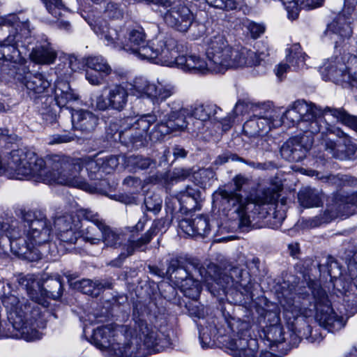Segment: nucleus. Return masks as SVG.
<instances>
[{
    "label": "nucleus",
    "instance_id": "f3484780",
    "mask_svg": "<svg viewBox=\"0 0 357 357\" xmlns=\"http://www.w3.org/2000/svg\"><path fill=\"white\" fill-rule=\"evenodd\" d=\"M130 91L128 86L114 85L109 88L108 94L105 98L100 96L97 98L96 106L99 110H106L109 108L122 111L128 102Z\"/></svg>",
    "mask_w": 357,
    "mask_h": 357
},
{
    "label": "nucleus",
    "instance_id": "dca6fc26",
    "mask_svg": "<svg viewBox=\"0 0 357 357\" xmlns=\"http://www.w3.org/2000/svg\"><path fill=\"white\" fill-rule=\"evenodd\" d=\"M167 273L174 280L176 284H181L182 281L189 276H193L195 273H198L201 280H207L204 275L205 268L195 261L173 259L169 261Z\"/></svg>",
    "mask_w": 357,
    "mask_h": 357
},
{
    "label": "nucleus",
    "instance_id": "a878e982",
    "mask_svg": "<svg viewBox=\"0 0 357 357\" xmlns=\"http://www.w3.org/2000/svg\"><path fill=\"white\" fill-rule=\"evenodd\" d=\"M181 208L186 212L195 211L200 208V192L197 188L187 186L177 195Z\"/></svg>",
    "mask_w": 357,
    "mask_h": 357
},
{
    "label": "nucleus",
    "instance_id": "8fccbe9b",
    "mask_svg": "<svg viewBox=\"0 0 357 357\" xmlns=\"http://www.w3.org/2000/svg\"><path fill=\"white\" fill-rule=\"evenodd\" d=\"M101 8L104 9V13L109 18H119L122 13L118 4L107 0H102L100 2Z\"/></svg>",
    "mask_w": 357,
    "mask_h": 357
},
{
    "label": "nucleus",
    "instance_id": "bf43d9fd",
    "mask_svg": "<svg viewBox=\"0 0 357 357\" xmlns=\"http://www.w3.org/2000/svg\"><path fill=\"white\" fill-rule=\"evenodd\" d=\"M247 273L243 271L242 269L238 267H233L229 271V276L234 280V282L236 284H239L241 287H246V284L243 279L244 275Z\"/></svg>",
    "mask_w": 357,
    "mask_h": 357
},
{
    "label": "nucleus",
    "instance_id": "ea45409f",
    "mask_svg": "<svg viewBox=\"0 0 357 357\" xmlns=\"http://www.w3.org/2000/svg\"><path fill=\"white\" fill-rule=\"evenodd\" d=\"M79 231L85 242L96 245L102 240V229L96 225H89Z\"/></svg>",
    "mask_w": 357,
    "mask_h": 357
},
{
    "label": "nucleus",
    "instance_id": "603ef678",
    "mask_svg": "<svg viewBox=\"0 0 357 357\" xmlns=\"http://www.w3.org/2000/svg\"><path fill=\"white\" fill-rule=\"evenodd\" d=\"M128 163L134 168L139 169H146L155 162L149 158H144L141 155H131L128 158Z\"/></svg>",
    "mask_w": 357,
    "mask_h": 357
},
{
    "label": "nucleus",
    "instance_id": "1a4fd4ad",
    "mask_svg": "<svg viewBox=\"0 0 357 357\" xmlns=\"http://www.w3.org/2000/svg\"><path fill=\"white\" fill-rule=\"evenodd\" d=\"M23 219L29 229L26 239H22L19 236L17 238L20 239L18 245L24 243L18 250H15L19 255L34 252L36 247L48 243L51 240L52 232L51 222L40 211H28L24 214Z\"/></svg>",
    "mask_w": 357,
    "mask_h": 357
},
{
    "label": "nucleus",
    "instance_id": "c03bdc74",
    "mask_svg": "<svg viewBox=\"0 0 357 357\" xmlns=\"http://www.w3.org/2000/svg\"><path fill=\"white\" fill-rule=\"evenodd\" d=\"M123 236L112 230L107 225H104L102 229V240L105 245L117 248L121 244Z\"/></svg>",
    "mask_w": 357,
    "mask_h": 357
},
{
    "label": "nucleus",
    "instance_id": "13d9d810",
    "mask_svg": "<svg viewBox=\"0 0 357 357\" xmlns=\"http://www.w3.org/2000/svg\"><path fill=\"white\" fill-rule=\"evenodd\" d=\"M73 137L68 134H55L50 135L47 139V143L50 145H55L63 143H68L73 140Z\"/></svg>",
    "mask_w": 357,
    "mask_h": 357
},
{
    "label": "nucleus",
    "instance_id": "49530a36",
    "mask_svg": "<svg viewBox=\"0 0 357 357\" xmlns=\"http://www.w3.org/2000/svg\"><path fill=\"white\" fill-rule=\"evenodd\" d=\"M81 225L73 227L69 229H66L63 231H60L56 234L58 238L63 242L73 244L75 243L77 239L80 237V231L79 229L81 228Z\"/></svg>",
    "mask_w": 357,
    "mask_h": 357
},
{
    "label": "nucleus",
    "instance_id": "6ab92c4d",
    "mask_svg": "<svg viewBox=\"0 0 357 357\" xmlns=\"http://www.w3.org/2000/svg\"><path fill=\"white\" fill-rule=\"evenodd\" d=\"M165 23L181 32H186L192 24L194 17L190 10L182 5L171 7L163 15Z\"/></svg>",
    "mask_w": 357,
    "mask_h": 357
},
{
    "label": "nucleus",
    "instance_id": "393cba45",
    "mask_svg": "<svg viewBox=\"0 0 357 357\" xmlns=\"http://www.w3.org/2000/svg\"><path fill=\"white\" fill-rule=\"evenodd\" d=\"M56 56V50L47 40L38 44L30 54L31 61L38 64H52L54 62Z\"/></svg>",
    "mask_w": 357,
    "mask_h": 357
},
{
    "label": "nucleus",
    "instance_id": "864d4df0",
    "mask_svg": "<svg viewBox=\"0 0 357 357\" xmlns=\"http://www.w3.org/2000/svg\"><path fill=\"white\" fill-rule=\"evenodd\" d=\"M47 11L56 18H59L64 10L61 0H42Z\"/></svg>",
    "mask_w": 357,
    "mask_h": 357
},
{
    "label": "nucleus",
    "instance_id": "a19ab883",
    "mask_svg": "<svg viewBox=\"0 0 357 357\" xmlns=\"http://www.w3.org/2000/svg\"><path fill=\"white\" fill-rule=\"evenodd\" d=\"M175 93V87L172 84L154 85L153 91L150 96V99L153 103H160L165 101Z\"/></svg>",
    "mask_w": 357,
    "mask_h": 357
},
{
    "label": "nucleus",
    "instance_id": "7c9ffc66",
    "mask_svg": "<svg viewBox=\"0 0 357 357\" xmlns=\"http://www.w3.org/2000/svg\"><path fill=\"white\" fill-rule=\"evenodd\" d=\"M204 275L207 280L205 282H209V279H211L220 285L223 289L229 287H237L236 284L234 282V280L225 273L220 271V268L215 264H211L208 266L207 270H205Z\"/></svg>",
    "mask_w": 357,
    "mask_h": 357
},
{
    "label": "nucleus",
    "instance_id": "f8f14e48",
    "mask_svg": "<svg viewBox=\"0 0 357 357\" xmlns=\"http://www.w3.org/2000/svg\"><path fill=\"white\" fill-rule=\"evenodd\" d=\"M0 26H5L9 29V35L3 40V61H10L20 67L22 63V57L17 48L19 43L22 38V33H18V30L22 31L24 34L29 33L26 29L28 25L20 21L16 15H9L6 16H0Z\"/></svg>",
    "mask_w": 357,
    "mask_h": 357
},
{
    "label": "nucleus",
    "instance_id": "5701e85b",
    "mask_svg": "<svg viewBox=\"0 0 357 357\" xmlns=\"http://www.w3.org/2000/svg\"><path fill=\"white\" fill-rule=\"evenodd\" d=\"M179 227L189 236L202 237L208 235L211 230L208 220L204 215L197 216L194 219H183L179 222Z\"/></svg>",
    "mask_w": 357,
    "mask_h": 357
},
{
    "label": "nucleus",
    "instance_id": "f704fd0d",
    "mask_svg": "<svg viewBox=\"0 0 357 357\" xmlns=\"http://www.w3.org/2000/svg\"><path fill=\"white\" fill-rule=\"evenodd\" d=\"M287 52L286 61L294 70L302 68L305 66L307 55L302 52L301 45L298 43L292 45Z\"/></svg>",
    "mask_w": 357,
    "mask_h": 357
},
{
    "label": "nucleus",
    "instance_id": "473e14b6",
    "mask_svg": "<svg viewBox=\"0 0 357 357\" xmlns=\"http://www.w3.org/2000/svg\"><path fill=\"white\" fill-rule=\"evenodd\" d=\"M155 84L151 83L144 77H137L133 83L127 84L130 94L137 98H150L153 91Z\"/></svg>",
    "mask_w": 357,
    "mask_h": 357
},
{
    "label": "nucleus",
    "instance_id": "774afa93",
    "mask_svg": "<svg viewBox=\"0 0 357 357\" xmlns=\"http://www.w3.org/2000/svg\"><path fill=\"white\" fill-rule=\"evenodd\" d=\"M291 68V66H290L289 63L288 64V63H280L275 68V73L276 76L280 79H282L284 77V74L286 73H287L288 70H290Z\"/></svg>",
    "mask_w": 357,
    "mask_h": 357
},
{
    "label": "nucleus",
    "instance_id": "a211bd4d",
    "mask_svg": "<svg viewBox=\"0 0 357 357\" xmlns=\"http://www.w3.org/2000/svg\"><path fill=\"white\" fill-rule=\"evenodd\" d=\"M123 326L117 328H112L109 326H104L97 328L93 331L91 337V342L99 349L105 353L108 357H113L112 350L116 347V342H119L116 337V331H123Z\"/></svg>",
    "mask_w": 357,
    "mask_h": 357
},
{
    "label": "nucleus",
    "instance_id": "9b49d317",
    "mask_svg": "<svg viewBox=\"0 0 357 357\" xmlns=\"http://www.w3.org/2000/svg\"><path fill=\"white\" fill-rule=\"evenodd\" d=\"M320 71L326 80L345 82L357 87V56H333L324 62Z\"/></svg>",
    "mask_w": 357,
    "mask_h": 357
},
{
    "label": "nucleus",
    "instance_id": "0e129e2a",
    "mask_svg": "<svg viewBox=\"0 0 357 357\" xmlns=\"http://www.w3.org/2000/svg\"><path fill=\"white\" fill-rule=\"evenodd\" d=\"M197 174L199 176L200 180L199 182L201 184L206 183L215 176L214 172L210 168L199 169Z\"/></svg>",
    "mask_w": 357,
    "mask_h": 357
},
{
    "label": "nucleus",
    "instance_id": "6e6d98bb",
    "mask_svg": "<svg viewBox=\"0 0 357 357\" xmlns=\"http://www.w3.org/2000/svg\"><path fill=\"white\" fill-rule=\"evenodd\" d=\"M144 204L148 211L158 213L160 211L162 200L158 195L147 196L144 199Z\"/></svg>",
    "mask_w": 357,
    "mask_h": 357
},
{
    "label": "nucleus",
    "instance_id": "3c124183",
    "mask_svg": "<svg viewBox=\"0 0 357 357\" xmlns=\"http://www.w3.org/2000/svg\"><path fill=\"white\" fill-rule=\"evenodd\" d=\"M78 216L90 222L91 223V225H98L102 229H103V226L105 225V222L100 218L99 215L89 209H79L78 211Z\"/></svg>",
    "mask_w": 357,
    "mask_h": 357
},
{
    "label": "nucleus",
    "instance_id": "09e8293b",
    "mask_svg": "<svg viewBox=\"0 0 357 357\" xmlns=\"http://www.w3.org/2000/svg\"><path fill=\"white\" fill-rule=\"evenodd\" d=\"M192 171L187 168H175L170 174H167L165 180L168 183L183 181L190 176Z\"/></svg>",
    "mask_w": 357,
    "mask_h": 357
},
{
    "label": "nucleus",
    "instance_id": "69168bd1",
    "mask_svg": "<svg viewBox=\"0 0 357 357\" xmlns=\"http://www.w3.org/2000/svg\"><path fill=\"white\" fill-rule=\"evenodd\" d=\"M337 199L347 207H349V205H351V206H355L357 209V192L347 196L340 195L337 197Z\"/></svg>",
    "mask_w": 357,
    "mask_h": 357
},
{
    "label": "nucleus",
    "instance_id": "4be33fe9",
    "mask_svg": "<svg viewBox=\"0 0 357 357\" xmlns=\"http://www.w3.org/2000/svg\"><path fill=\"white\" fill-rule=\"evenodd\" d=\"M353 15H355L353 6L344 8L328 25V29L341 38H349L352 33L351 24L354 19Z\"/></svg>",
    "mask_w": 357,
    "mask_h": 357
},
{
    "label": "nucleus",
    "instance_id": "4d7b16f0",
    "mask_svg": "<svg viewBox=\"0 0 357 357\" xmlns=\"http://www.w3.org/2000/svg\"><path fill=\"white\" fill-rule=\"evenodd\" d=\"M245 26L254 39L259 38L265 31V26L262 24L248 21Z\"/></svg>",
    "mask_w": 357,
    "mask_h": 357
},
{
    "label": "nucleus",
    "instance_id": "20e7f679",
    "mask_svg": "<svg viewBox=\"0 0 357 357\" xmlns=\"http://www.w3.org/2000/svg\"><path fill=\"white\" fill-rule=\"evenodd\" d=\"M314 303L312 304L309 295H296L293 298H284L280 301L286 317L294 319L300 316L314 317L316 321L324 328L331 332L340 330L344 326L342 317L333 312L326 291L315 284L312 291Z\"/></svg>",
    "mask_w": 357,
    "mask_h": 357
},
{
    "label": "nucleus",
    "instance_id": "de8ad7c7",
    "mask_svg": "<svg viewBox=\"0 0 357 357\" xmlns=\"http://www.w3.org/2000/svg\"><path fill=\"white\" fill-rule=\"evenodd\" d=\"M266 338L275 345L285 340L281 326L277 324H273L268 327L266 331Z\"/></svg>",
    "mask_w": 357,
    "mask_h": 357
},
{
    "label": "nucleus",
    "instance_id": "9d476101",
    "mask_svg": "<svg viewBox=\"0 0 357 357\" xmlns=\"http://www.w3.org/2000/svg\"><path fill=\"white\" fill-rule=\"evenodd\" d=\"M158 119L156 114L127 116L120 121L119 135L122 143L138 149L146 142L149 130Z\"/></svg>",
    "mask_w": 357,
    "mask_h": 357
},
{
    "label": "nucleus",
    "instance_id": "e2e57ef3",
    "mask_svg": "<svg viewBox=\"0 0 357 357\" xmlns=\"http://www.w3.org/2000/svg\"><path fill=\"white\" fill-rule=\"evenodd\" d=\"M128 3H144L146 4H155L162 6L165 8L172 6V2L169 0H125Z\"/></svg>",
    "mask_w": 357,
    "mask_h": 357
},
{
    "label": "nucleus",
    "instance_id": "4468645a",
    "mask_svg": "<svg viewBox=\"0 0 357 357\" xmlns=\"http://www.w3.org/2000/svg\"><path fill=\"white\" fill-rule=\"evenodd\" d=\"M191 116L189 108L183 107L181 102H172L171 112L156 125L155 132L160 133L157 138L165 136L173 131L185 130L188 123V117Z\"/></svg>",
    "mask_w": 357,
    "mask_h": 357
},
{
    "label": "nucleus",
    "instance_id": "7ed1b4c3",
    "mask_svg": "<svg viewBox=\"0 0 357 357\" xmlns=\"http://www.w3.org/2000/svg\"><path fill=\"white\" fill-rule=\"evenodd\" d=\"M93 29L104 39L106 45L123 50L140 59L153 61L155 63L161 64L163 58H168L167 49L174 44V38L167 33H160L148 43L146 34L141 26L128 29L126 36L109 26L105 22L96 24Z\"/></svg>",
    "mask_w": 357,
    "mask_h": 357
},
{
    "label": "nucleus",
    "instance_id": "37998d69",
    "mask_svg": "<svg viewBox=\"0 0 357 357\" xmlns=\"http://www.w3.org/2000/svg\"><path fill=\"white\" fill-rule=\"evenodd\" d=\"M83 162V167H86L89 177L91 180H101L104 178L98 158L93 159H81Z\"/></svg>",
    "mask_w": 357,
    "mask_h": 357
},
{
    "label": "nucleus",
    "instance_id": "4c0bfd02",
    "mask_svg": "<svg viewBox=\"0 0 357 357\" xmlns=\"http://www.w3.org/2000/svg\"><path fill=\"white\" fill-rule=\"evenodd\" d=\"M85 65L91 70L103 75H109L112 72L110 66L100 56H91L84 59Z\"/></svg>",
    "mask_w": 357,
    "mask_h": 357
},
{
    "label": "nucleus",
    "instance_id": "680f3d73",
    "mask_svg": "<svg viewBox=\"0 0 357 357\" xmlns=\"http://www.w3.org/2000/svg\"><path fill=\"white\" fill-rule=\"evenodd\" d=\"M107 76V75H101V73H97L91 70H88L86 72V79L93 85L101 84Z\"/></svg>",
    "mask_w": 357,
    "mask_h": 357
},
{
    "label": "nucleus",
    "instance_id": "412c9836",
    "mask_svg": "<svg viewBox=\"0 0 357 357\" xmlns=\"http://www.w3.org/2000/svg\"><path fill=\"white\" fill-rule=\"evenodd\" d=\"M71 116L74 129L86 135L92 133L99 121L98 116L86 109L75 110L72 112Z\"/></svg>",
    "mask_w": 357,
    "mask_h": 357
},
{
    "label": "nucleus",
    "instance_id": "a18cd8bd",
    "mask_svg": "<svg viewBox=\"0 0 357 357\" xmlns=\"http://www.w3.org/2000/svg\"><path fill=\"white\" fill-rule=\"evenodd\" d=\"M98 160L99 165H100L101 171H102L104 176L106 174L113 172L119 164V158L116 155H111L100 157L98 158Z\"/></svg>",
    "mask_w": 357,
    "mask_h": 357
},
{
    "label": "nucleus",
    "instance_id": "052dcab7",
    "mask_svg": "<svg viewBox=\"0 0 357 357\" xmlns=\"http://www.w3.org/2000/svg\"><path fill=\"white\" fill-rule=\"evenodd\" d=\"M334 113L343 118L344 124L357 132V117L348 114L345 111L333 110Z\"/></svg>",
    "mask_w": 357,
    "mask_h": 357
},
{
    "label": "nucleus",
    "instance_id": "e433bc0d",
    "mask_svg": "<svg viewBox=\"0 0 357 357\" xmlns=\"http://www.w3.org/2000/svg\"><path fill=\"white\" fill-rule=\"evenodd\" d=\"M219 109L220 108L214 104H199L195 105L190 111L191 116L201 121H206L214 116Z\"/></svg>",
    "mask_w": 357,
    "mask_h": 357
},
{
    "label": "nucleus",
    "instance_id": "b1692460",
    "mask_svg": "<svg viewBox=\"0 0 357 357\" xmlns=\"http://www.w3.org/2000/svg\"><path fill=\"white\" fill-rule=\"evenodd\" d=\"M307 149L303 146L298 137L291 138L280 148V155L286 160L296 162L305 157Z\"/></svg>",
    "mask_w": 357,
    "mask_h": 357
},
{
    "label": "nucleus",
    "instance_id": "6e6552de",
    "mask_svg": "<svg viewBox=\"0 0 357 357\" xmlns=\"http://www.w3.org/2000/svg\"><path fill=\"white\" fill-rule=\"evenodd\" d=\"M223 204L236 207L235 212L238 214L240 226L249 227L252 220L255 219L256 214L261 215L264 218L267 211L260 212L262 205L275 203L278 199V192L273 189L264 190L262 193L256 198V202H252L247 199H243L240 194L236 192L222 190L220 192Z\"/></svg>",
    "mask_w": 357,
    "mask_h": 357
},
{
    "label": "nucleus",
    "instance_id": "338daca9",
    "mask_svg": "<svg viewBox=\"0 0 357 357\" xmlns=\"http://www.w3.org/2000/svg\"><path fill=\"white\" fill-rule=\"evenodd\" d=\"M326 179L327 182L336 186H340L342 184L344 185L345 183L349 181L347 176L330 175Z\"/></svg>",
    "mask_w": 357,
    "mask_h": 357
},
{
    "label": "nucleus",
    "instance_id": "2eb2a0df",
    "mask_svg": "<svg viewBox=\"0 0 357 357\" xmlns=\"http://www.w3.org/2000/svg\"><path fill=\"white\" fill-rule=\"evenodd\" d=\"M226 347L234 357H255L258 349L257 340L250 337L248 331L238 333L229 339Z\"/></svg>",
    "mask_w": 357,
    "mask_h": 357
},
{
    "label": "nucleus",
    "instance_id": "f03ea898",
    "mask_svg": "<svg viewBox=\"0 0 357 357\" xmlns=\"http://www.w3.org/2000/svg\"><path fill=\"white\" fill-rule=\"evenodd\" d=\"M333 110L344 111L330 107L321 108L314 103L307 102L304 100L296 101L292 107L286 110L283 118L292 123L303 124V128L308 132L315 134L320 133L321 144L333 157L340 158L339 151H344L347 154L354 153L355 145L339 128L330 125L323 121V116L329 113L337 121L344 124L343 118L335 114Z\"/></svg>",
    "mask_w": 357,
    "mask_h": 357
},
{
    "label": "nucleus",
    "instance_id": "2f4dec72",
    "mask_svg": "<svg viewBox=\"0 0 357 357\" xmlns=\"http://www.w3.org/2000/svg\"><path fill=\"white\" fill-rule=\"evenodd\" d=\"M54 94L56 104L61 107L78 98V96L70 87L69 84L64 81H58L55 83Z\"/></svg>",
    "mask_w": 357,
    "mask_h": 357
},
{
    "label": "nucleus",
    "instance_id": "0eeeda50",
    "mask_svg": "<svg viewBox=\"0 0 357 357\" xmlns=\"http://www.w3.org/2000/svg\"><path fill=\"white\" fill-rule=\"evenodd\" d=\"M116 333L119 342L112 350L113 357H146L165 346L158 332L144 321L139 322L135 329L124 326L123 332Z\"/></svg>",
    "mask_w": 357,
    "mask_h": 357
},
{
    "label": "nucleus",
    "instance_id": "c85d7f7f",
    "mask_svg": "<svg viewBox=\"0 0 357 357\" xmlns=\"http://www.w3.org/2000/svg\"><path fill=\"white\" fill-rule=\"evenodd\" d=\"M159 225V222H154L151 227L141 238L137 240L130 239L128 244L126 245V250L128 255H132L136 250L144 251L146 245L158 234Z\"/></svg>",
    "mask_w": 357,
    "mask_h": 357
},
{
    "label": "nucleus",
    "instance_id": "39448f33",
    "mask_svg": "<svg viewBox=\"0 0 357 357\" xmlns=\"http://www.w3.org/2000/svg\"><path fill=\"white\" fill-rule=\"evenodd\" d=\"M1 299L12 326V331L8 328L9 334L6 336L24 339L28 342L40 339L41 335L36 329L37 321L40 314L38 305L10 291L6 293L4 291Z\"/></svg>",
    "mask_w": 357,
    "mask_h": 357
},
{
    "label": "nucleus",
    "instance_id": "c9c22d12",
    "mask_svg": "<svg viewBox=\"0 0 357 357\" xmlns=\"http://www.w3.org/2000/svg\"><path fill=\"white\" fill-rule=\"evenodd\" d=\"M198 273H195L193 276H189L188 278L182 281L181 284H176L183 292L185 296L190 298H197L200 293V284L197 277Z\"/></svg>",
    "mask_w": 357,
    "mask_h": 357
},
{
    "label": "nucleus",
    "instance_id": "c756f323",
    "mask_svg": "<svg viewBox=\"0 0 357 357\" xmlns=\"http://www.w3.org/2000/svg\"><path fill=\"white\" fill-rule=\"evenodd\" d=\"M287 13L288 17L296 19L301 8H314L319 6L323 0H281Z\"/></svg>",
    "mask_w": 357,
    "mask_h": 357
},
{
    "label": "nucleus",
    "instance_id": "5fc2aeb1",
    "mask_svg": "<svg viewBox=\"0 0 357 357\" xmlns=\"http://www.w3.org/2000/svg\"><path fill=\"white\" fill-rule=\"evenodd\" d=\"M206 1L212 7L226 10H234L237 6L235 0H206Z\"/></svg>",
    "mask_w": 357,
    "mask_h": 357
},
{
    "label": "nucleus",
    "instance_id": "bb28decb",
    "mask_svg": "<svg viewBox=\"0 0 357 357\" xmlns=\"http://www.w3.org/2000/svg\"><path fill=\"white\" fill-rule=\"evenodd\" d=\"M273 122L268 118L252 116L243 125V131L250 137H255L261 132H267L271 128Z\"/></svg>",
    "mask_w": 357,
    "mask_h": 357
},
{
    "label": "nucleus",
    "instance_id": "f257e3e1",
    "mask_svg": "<svg viewBox=\"0 0 357 357\" xmlns=\"http://www.w3.org/2000/svg\"><path fill=\"white\" fill-rule=\"evenodd\" d=\"M8 165L15 171L17 179L24 177L47 184L57 183L86 191L91 190V186L80 176L83 169L80 158L55 155L47 165L34 152L17 149L10 152V161Z\"/></svg>",
    "mask_w": 357,
    "mask_h": 357
},
{
    "label": "nucleus",
    "instance_id": "72a5a7b5",
    "mask_svg": "<svg viewBox=\"0 0 357 357\" xmlns=\"http://www.w3.org/2000/svg\"><path fill=\"white\" fill-rule=\"evenodd\" d=\"M4 235L9 239L11 250H15L18 245V241H20L17 239L20 231L16 220H11L10 222L0 221V238Z\"/></svg>",
    "mask_w": 357,
    "mask_h": 357
},
{
    "label": "nucleus",
    "instance_id": "423d86ee",
    "mask_svg": "<svg viewBox=\"0 0 357 357\" xmlns=\"http://www.w3.org/2000/svg\"><path fill=\"white\" fill-rule=\"evenodd\" d=\"M206 59L213 73H224L231 68L259 65L261 59L253 51L245 47L234 48L224 36H211L206 43Z\"/></svg>",
    "mask_w": 357,
    "mask_h": 357
},
{
    "label": "nucleus",
    "instance_id": "79ce46f5",
    "mask_svg": "<svg viewBox=\"0 0 357 357\" xmlns=\"http://www.w3.org/2000/svg\"><path fill=\"white\" fill-rule=\"evenodd\" d=\"M80 225L81 222L78 218L68 213L57 217L54 220L56 233L63 231Z\"/></svg>",
    "mask_w": 357,
    "mask_h": 357
},
{
    "label": "nucleus",
    "instance_id": "ddd939ff",
    "mask_svg": "<svg viewBox=\"0 0 357 357\" xmlns=\"http://www.w3.org/2000/svg\"><path fill=\"white\" fill-rule=\"evenodd\" d=\"M173 47L167 49V59H162L161 64L169 67H176L185 72L206 73L211 72L208 61H205L196 54L183 55V46L174 38Z\"/></svg>",
    "mask_w": 357,
    "mask_h": 357
},
{
    "label": "nucleus",
    "instance_id": "aec40b11",
    "mask_svg": "<svg viewBox=\"0 0 357 357\" xmlns=\"http://www.w3.org/2000/svg\"><path fill=\"white\" fill-rule=\"evenodd\" d=\"M15 77L26 87L29 93L40 95L46 92L50 86V82L40 73L31 74L25 65L17 68Z\"/></svg>",
    "mask_w": 357,
    "mask_h": 357
},
{
    "label": "nucleus",
    "instance_id": "58836bf2",
    "mask_svg": "<svg viewBox=\"0 0 357 357\" xmlns=\"http://www.w3.org/2000/svg\"><path fill=\"white\" fill-rule=\"evenodd\" d=\"M298 201L303 207L319 206L321 199L318 192L310 188H305L298 193Z\"/></svg>",
    "mask_w": 357,
    "mask_h": 357
},
{
    "label": "nucleus",
    "instance_id": "cd10ccee",
    "mask_svg": "<svg viewBox=\"0 0 357 357\" xmlns=\"http://www.w3.org/2000/svg\"><path fill=\"white\" fill-rule=\"evenodd\" d=\"M112 284L111 279L96 280L95 282L91 280H82L76 284V287L83 294L97 296L102 291L112 289Z\"/></svg>",
    "mask_w": 357,
    "mask_h": 357
}]
</instances>
